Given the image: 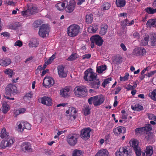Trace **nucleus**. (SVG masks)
<instances>
[{"mask_svg":"<svg viewBox=\"0 0 156 156\" xmlns=\"http://www.w3.org/2000/svg\"><path fill=\"white\" fill-rule=\"evenodd\" d=\"M26 110L24 108H20L16 111V112L19 114L23 113L25 112Z\"/></svg>","mask_w":156,"mask_h":156,"instance_id":"69168bd1","label":"nucleus"},{"mask_svg":"<svg viewBox=\"0 0 156 156\" xmlns=\"http://www.w3.org/2000/svg\"><path fill=\"white\" fill-rule=\"evenodd\" d=\"M129 75L128 73H126L125 76L123 77L120 76V80L121 81H125L127 80L129 78Z\"/></svg>","mask_w":156,"mask_h":156,"instance_id":"3c124183","label":"nucleus"},{"mask_svg":"<svg viewBox=\"0 0 156 156\" xmlns=\"http://www.w3.org/2000/svg\"><path fill=\"white\" fill-rule=\"evenodd\" d=\"M8 136V133L6 132V129L4 128H3L0 133V136L2 138H6Z\"/></svg>","mask_w":156,"mask_h":156,"instance_id":"4c0bfd02","label":"nucleus"},{"mask_svg":"<svg viewBox=\"0 0 156 156\" xmlns=\"http://www.w3.org/2000/svg\"><path fill=\"white\" fill-rule=\"evenodd\" d=\"M90 131L91 130L89 128L83 129L81 131V137L85 140L88 139L90 137Z\"/></svg>","mask_w":156,"mask_h":156,"instance_id":"ddd939ff","label":"nucleus"},{"mask_svg":"<svg viewBox=\"0 0 156 156\" xmlns=\"http://www.w3.org/2000/svg\"><path fill=\"white\" fill-rule=\"evenodd\" d=\"M77 112L76 109L75 108L71 107H70L69 109L66 111V113L67 114L66 116L70 117L69 119L74 120L76 118Z\"/></svg>","mask_w":156,"mask_h":156,"instance_id":"6e6552de","label":"nucleus"},{"mask_svg":"<svg viewBox=\"0 0 156 156\" xmlns=\"http://www.w3.org/2000/svg\"><path fill=\"white\" fill-rule=\"evenodd\" d=\"M130 146L133 147L134 149L139 147L138 142L137 140H131L129 142Z\"/></svg>","mask_w":156,"mask_h":156,"instance_id":"473e14b6","label":"nucleus"},{"mask_svg":"<svg viewBox=\"0 0 156 156\" xmlns=\"http://www.w3.org/2000/svg\"><path fill=\"white\" fill-rule=\"evenodd\" d=\"M8 147H10L12 146L14 142V140L12 139H7L6 140Z\"/></svg>","mask_w":156,"mask_h":156,"instance_id":"8fccbe9b","label":"nucleus"},{"mask_svg":"<svg viewBox=\"0 0 156 156\" xmlns=\"http://www.w3.org/2000/svg\"><path fill=\"white\" fill-rule=\"evenodd\" d=\"M49 29L48 25L47 24L42 25L40 27L38 34L39 36L42 37H44L48 35Z\"/></svg>","mask_w":156,"mask_h":156,"instance_id":"0eeeda50","label":"nucleus"},{"mask_svg":"<svg viewBox=\"0 0 156 156\" xmlns=\"http://www.w3.org/2000/svg\"><path fill=\"white\" fill-rule=\"evenodd\" d=\"M106 69V65H101L97 67V71L99 73H101Z\"/></svg>","mask_w":156,"mask_h":156,"instance_id":"58836bf2","label":"nucleus"},{"mask_svg":"<svg viewBox=\"0 0 156 156\" xmlns=\"http://www.w3.org/2000/svg\"><path fill=\"white\" fill-rule=\"evenodd\" d=\"M156 94V89L154 90L152 92L149 93V95L151 98L154 101H156L155 95Z\"/></svg>","mask_w":156,"mask_h":156,"instance_id":"37998d69","label":"nucleus"},{"mask_svg":"<svg viewBox=\"0 0 156 156\" xmlns=\"http://www.w3.org/2000/svg\"><path fill=\"white\" fill-rule=\"evenodd\" d=\"M91 56V55L90 54H87L83 55L82 56V58L83 59H88L90 58Z\"/></svg>","mask_w":156,"mask_h":156,"instance_id":"774afa93","label":"nucleus"},{"mask_svg":"<svg viewBox=\"0 0 156 156\" xmlns=\"http://www.w3.org/2000/svg\"><path fill=\"white\" fill-rule=\"evenodd\" d=\"M93 15L92 14H87L86 16V22L87 24H90L93 21Z\"/></svg>","mask_w":156,"mask_h":156,"instance_id":"7c9ffc66","label":"nucleus"},{"mask_svg":"<svg viewBox=\"0 0 156 156\" xmlns=\"http://www.w3.org/2000/svg\"><path fill=\"white\" fill-rule=\"evenodd\" d=\"M34 26L35 27H38L39 25L41 24V21L37 20L35 21L34 23Z\"/></svg>","mask_w":156,"mask_h":156,"instance_id":"338daca9","label":"nucleus"},{"mask_svg":"<svg viewBox=\"0 0 156 156\" xmlns=\"http://www.w3.org/2000/svg\"><path fill=\"white\" fill-rule=\"evenodd\" d=\"M132 149L129 146L122 147L117 149L115 152V156H131Z\"/></svg>","mask_w":156,"mask_h":156,"instance_id":"7ed1b4c3","label":"nucleus"},{"mask_svg":"<svg viewBox=\"0 0 156 156\" xmlns=\"http://www.w3.org/2000/svg\"><path fill=\"white\" fill-rule=\"evenodd\" d=\"M76 2L74 0H70L66 7V11L68 12H72L75 8Z\"/></svg>","mask_w":156,"mask_h":156,"instance_id":"2eb2a0df","label":"nucleus"},{"mask_svg":"<svg viewBox=\"0 0 156 156\" xmlns=\"http://www.w3.org/2000/svg\"><path fill=\"white\" fill-rule=\"evenodd\" d=\"M147 114L148 116V118L150 119H154V121H156V117L154 115L152 114H149L147 113Z\"/></svg>","mask_w":156,"mask_h":156,"instance_id":"052dcab7","label":"nucleus"},{"mask_svg":"<svg viewBox=\"0 0 156 156\" xmlns=\"http://www.w3.org/2000/svg\"><path fill=\"white\" fill-rule=\"evenodd\" d=\"M38 45V42L35 38L31 39L30 42L29 44V47H37Z\"/></svg>","mask_w":156,"mask_h":156,"instance_id":"393cba45","label":"nucleus"},{"mask_svg":"<svg viewBox=\"0 0 156 156\" xmlns=\"http://www.w3.org/2000/svg\"><path fill=\"white\" fill-rule=\"evenodd\" d=\"M78 136L75 134H69L67 138V141L71 146H74L77 143Z\"/></svg>","mask_w":156,"mask_h":156,"instance_id":"423d86ee","label":"nucleus"},{"mask_svg":"<svg viewBox=\"0 0 156 156\" xmlns=\"http://www.w3.org/2000/svg\"><path fill=\"white\" fill-rule=\"evenodd\" d=\"M80 27L78 25L73 24L70 25L67 29V33L71 37L77 36L80 32Z\"/></svg>","mask_w":156,"mask_h":156,"instance_id":"20e7f679","label":"nucleus"},{"mask_svg":"<svg viewBox=\"0 0 156 156\" xmlns=\"http://www.w3.org/2000/svg\"><path fill=\"white\" fill-rule=\"evenodd\" d=\"M0 147L2 149H5L6 147H8L6 140H3L1 142Z\"/></svg>","mask_w":156,"mask_h":156,"instance_id":"603ef678","label":"nucleus"},{"mask_svg":"<svg viewBox=\"0 0 156 156\" xmlns=\"http://www.w3.org/2000/svg\"><path fill=\"white\" fill-rule=\"evenodd\" d=\"M58 74L60 78H65L66 77L67 72L65 70L64 67L62 66H59L57 67Z\"/></svg>","mask_w":156,"mask_h":156,"instance_id":"dca6fc26","label":"nucleus"},{"mask_svg":"<svg viewBox=\"0 0 156 156\" xmlns=\"http://www.w3.org/2000/svg\"><path fill=\"white\" fill-rule=\"evenodd\" d=\"M118 132H119V134H120L121 133H124L126 132V128L123 126H118Z\"/></svg>","mask_w":156,"mask_h":156,"instance_id":"09e8293b","label":"nucleus"},{"mask_svg":"<svg viewBox=\"0 0 156 156\" xmlns=\"http://www.w3.org/2000/svg\"><path fill=\"white\" fill-rule=\"evenodd\" d=\"M5 3V4H7L8 5H9L11 6H14L17 3V2L15 1V0L6 1Z\"/></svg>","mask_w":156,"mask_h":156,"instance_id":"49530a36","label":"nucleus"},{"mask_svg":"<svg viewBox=\"0 0 156 156\" xmlns=\"http://www.w3.org/2000/svg\"><path fill=\"white\" fill-rule=\"evenodd\" d=\"M152 129L151 126V124H146L145 125L144 127L136 128L135 130V132L136 134L142 133H144L146 131L151 130Z\"/></svg>","mask_w":156,"mask_h":156,"instance_id":"f8f14e48","label":"nucleus"},{"mask_svg":"<svg viewBox=\"0 0 156 156\" xmlns=\"http://www.w3.org/2000/svg\"><path fill=\"white\" fill-rule=\"evenodd\" d=\"M156 19H151L149 20L146 24L147 27H154L156 26Z\"/></svg>","mask_w":156,"mask_h":156,"instance_id":"b1692460","label":"nucleus"},{"mask_svg":"<svg viewBox=\"0 0 156 156\" xmlns=\"http://www.w3.org/2000/svg\"><path fill=\"white\" fill-rule=\"evenodd\" d=\"M115 3L117 7H122L125 5L126 2L125 0H116Z\"/></svg>","mask_w":156,"mask_h":156,"instance_id":"c756f323","label":"nucleus"},{"mask_svg":"<svg viewBox=\"0 0 156 156\" xmlns=\"http://www.w3.org/2000/svg\"><path fill=\"white\" fill-rule=\"evenodd\" d=\"M140 55H144L146 54V50L144 48H140Z\"/></svg>","mask_w":156,"mask_h":156,"instance_id":"e2e57ef3","label":"nucleus"},{"mask_svg":"<svg viewBox=\"0 0 156 156\" xmlns=\"http://www.w3.org/2000/svg\"><path fill=\"white\" fill-rule=\"evenodd\" d=\"M98 28V26L97 25L94 24L91 26L90 27L88 30L89 32L90 33H94L96 32Z\"/></svg>","mask_w":156,"mask_h":156,"instance_id":"c85d7f7f","label":"nucleus"},{"mask_svg":"<svg viewBox=\"0 0 156 156\" xmlns=\"http://www.w3.org/2000/svg\"><path fill=\"white\" fill-rule=\"evenodd\" d=\"M140 48H137L134 49L133 52L134 55L138 56L140 55Z\"/></svg>","mask_w":156,"mask_h":156,"instance_id":"4d7b16f0","label":"nucleus"},{"mask_svg":"<svg viewBox=\"0 0 156 156\" xmlns=\"http://www.w3.org/2000/svg\"><path fill=\"white\" fill-rule=\"evenodd\" d=\"M145 11L149 14H153L156 12V9H153L151 7L146 8Z\"/></svg>","mask_w":156,"mask_h":156,"instance_id":"ea45409f","label":"nucleus"},{"mask_svg":"<svg viewBox=\"0 0 156 156\" xmlns=\"http://www.w3.org/2000/svg\"><path fill=\"white\" fill-rule=\"evenodd\" d=\"M151 131V130H149L148 131H146L145 132V133H146V135L145 137V139L147 140H151L153 134L150 132Z\"/></svg>","mask_w":156,"mask_h":156,"instance_id":"a19ab883","label":"nucleus"},{"mask_svg":"<svg viewBox=\"0 0 156 156\" xmlns=\"http://www.w3.org/2000/svg\"><path fill=\"white\" fill-rule=\"evenodd\" d=\"M4 73L8 75L10 77H12L13 74V71L10 69H6L4 71Z\"/></svg>","mask_w":156,"mask_h":156,"instance_id":"a18cd8bd","label":"nucleus"},{"mask_svg":"<svg viewBox=\"0 0 156 156\" xmlns=\"http://www.w3.org/2000/svg\"><path fill=\"white\" fill-rule=\"evenodd\" d=\"M72 156H83L82 151L79 150H74L72 153Z\"/></svg>","mask_w":156,"mask_h":156,"instance_id":"f704fd0d","label":"nucleus"},{"mask_svg":"<svg viewBox=\"0 0 156 156\" xmlns=\"http://www.w3.org/2000/svg\"><path fill=\"white\" fill-rule=\"evenodd\" d=\"M151 43L152 46H155L156 44V34L155 33L152 34L151 35Z\"/></svg>","mask_w":156,"mask_h":156,"instance_id":"72a5a7b5","label":"nucleus"},{"mask_svg":"<svg viewBox=\"0 0 156 156\" xmlns=\"http://www.w3.org/2000/svg\"><path fill=\"white\" fill-rule=\"evenodd\" d=\"M112 78H108L104 80V81L102 83V86L105 87V86L109 83V82L112 80Z\"/></svg>","mask_w":156,"mask_h":156,"instance_id":"864d4df0","label":"nucleus"},{"mask_svg":"<svg viewBox=\"0 0 156 156\" xmlns=\"http://www.w3.org/2000/svg\"><path fill=\"white\" fill-rule=\"evenodd\" d=\"M105 100V97L100 95L90 97L88 99V102L90 105L93 103L94 106H97L103 104Z\"/></svg>","mask_w":156,"mask_h":156,"instance_id":"f03ea898","label":"nucleus"},{"mask_svg":"<svg viewBox=\"0 0 156 156\" xmlns=\"http://www.w3.org/2000/svg\"><path fill=\"white\" fill-rule=\"evenodd\" d=\"M132 109L134 111H139L143 109V107L139 104H136L134 106L132 105Z\"/></svg>","mask_w":156,"mask_h":156,"instance_id":"e433bc0d","label":"nucleus"},{"mask_svg":"<svg viewBox=\"0 0 156 156\" xmlns=\"http://www.w3.org/2000/svg\"><path fill=\"white\" fill-rule=\"evenodd\" d=\"M87 90L84 86H78L75 88L74 93L76 96L79 97H84L87 95Z\"/></svg>","mask_w":156,"mask_h":156,"instance_id":"39448f33","label":"nucleus"},{"mask_svg":"<svg viewBox=\"0 0 156 156\" xmlns=\"http://www.w3.org/2000/svg\"><path fill=\"white\" fill-rule=\"evenodd\" d=\"M14 45L16 46L21 47L23 45V43L20 40H17L15 43Z\"/></svg>","mask_w":156,"mask_h":156,"instance_id":"0e129e2a","label":"nucleus"},{"mask_svg":"<svg viewBox=\"0 0 156 156\" xmlns=\"http://www.w3.org/2000/svg\"><path fill=\"white\" fill-rule=\"evenodd\" d=\"M55 56L54 55H53L48 59L45 62L48 64H51L55 58Z\"/></svg>","mask_w":156,"mask_h":156,"instance_id":"bf43d9fd","label":"nucleus"},{"mask_svg":"<svg viewBox=\"0 0 156 156\" xmlns=\"http://www.w3.org/2000/svg\"><path fill=\"white\" fill-rule=\"evenodd\" d=\"M67 2L66 0H65L63 2H61L57 3L55 5V7L58 10L61 11L64 9L65 7V5Z\"/></svg>","mask_w":156,"mask_h":156,"instance_id":"5701e85b","label":"nucleus"},{"mask_svg":"<svg viewBox=\"0 0 156 156\" xmlns=\"http://www.w3.org/2000/svg\"><path fill=\"white\" fill-rule=\"evenodd\" d=\"M35 9V7L32 6L28 7V9L22 12V14L24 16H29L34 14Z\"/></svg>","mask_w":156,"mask_h":156,"instance_id":"a211bd4d","label":"nucleus"},{"mask_svg":"<svg viewBox=\"0 0 156 156\" xmlns=\"http://www.w3.org/2000/svg\"><path fill=\"white\" fill-rule=\"evenodd\" d=\"M84 79L88 81H93L91 83L90 86L95 89H98L100 84V82L97 79V74L93 72L92 70L87 69L84 73Z\"/></svg>","mask_w":156,"mask_h":156,"instance_id":"f257e3e1","label":"nucleus"},{"mask_svg":"<svg viewBox=\"0 0 156 156\" xmlns=\"http://www.w3.org/2000/svg\"><path fill=\"white\" fill-rule=\"evenodd\" d=\"M136 155L137 156H140L141 154V151L140 148L139 147L134 149Z\"/></svg>","mask_w":156,"mask_h":156,"instance_id":"5fc2aeb1","label":"nucleus"},{"mask_svg":"<svg viewBox=\"0 0 156 156\" xmlns=\"http://www.w3.org/2000/svg\"><path fill=\"white\" fill-rule=\"evenodd\" d=\"M90 40L91 42L95 43L96 45L99 46L102 45L103 42L102 38L98 35L92 36Z\"/></svg>","mask_w":156,"mask_h":156,"instance_id":"9b49d317","label":"nucleus"},{"mask_svg":"<svg viewBox=\"0 0 156 156\" xmlns=\"http://www.w3.org/2000/svg\"><path fill=\"white\" fill-rule=\"evenodd\" d=\"M153 148L151 146H148L146 147L144 152H143L142 156H151L153 154Z\"/></svg>","mask_w":156,"mask_h":156,"instance_id":"aec40b11","label":"nucleus"},{"mask_svg":"<svg viewBox=\"0 0 156 156\" xmlns=\"http://www.w3.org/2000/svg\"><path fill=\"white\" fill-rule=\"evenodd\" d=\"M122 57L120 56L116 57L115 59H114V62L117 64H121L122 61Z\"/></svg>","mask_w":156,"mask_h":156,"instance_id":"c03bdc74","label":"nucleus"},{"mask_svg":"<svg viewBox=\"0 0 156 156\" xmlns=\"http://www.w3.org/2000/svg\"><path fill=\"white\" fill-rule=\"evenodd\" d=\"M111 7V5L110 3L107 2H104L102 5L101 8V9L103 10H108Z\"/></svg>","mask_w":156,"mask_h":156,"instance_id":"c9c22d12","label":"nucleus"},{"mask_svg":"<svg viewBox=\"0 0 156 156\" xmlns=\"http://www.w3.org/2000/svg\"><path fill=\"white\" fill-rule=\"evenodd\" d=\"M54 83V79L51 77L46 76L44 79L43 84L46 87L48 86L53 85Z\"/></svg>","mask_w":156,"mask_h":156,"instance_id":"4468645a","label":"nucleus"},{"mask_svg":"<svg viewBox=\"0 0 156 156\" xmlns=\"http://www.w3.org/2000/svg\"><path fill=\"white\" fill-rule=\"evenodd\" d=\"M21 150L24 152H31L33 151L31 144L28 142H24L20 145Z\"/></svg>","mask_w":156,"mask_h":156,"instance_id":"1a4fd4ad","label":"nucleus"},{"mask_svg":"<svg viewBox=\"0 0 156 156\" xmlns=\"http://www.w3.org/2000/svg\"><path fill=\"white\" fill-rule=\"evenodd\" d=\"M9 106L6 103H4L2 105V111L5 113H6L9 110Z\"/></svg>","mask_w":156,"mask_h":156,"instance_id":"79ce46f5","label":"nucleus"},{"mask_svg":"<svg viewBox=\"0 0 156 156\" xmlns=\"http://www.w3.org/2000/svg\"><path fill=\"white\" fill-rule=\"evenodd\" d=\"M31 125L27 122H24V131L25 129L30 130L31 128Z\"/></svg>","mask_w":156,"mask_h":156,"instance_id":"de8ad7c7","label":"nucleus"},{"mask_svg":"<svg viewBox=\"0 0 156 156\" xmlns=\"http://www.w3.org/2000/svg\"><path fill=\"white\" fill-rule=\"evenodd\" d=\"M149 37V36L148 34L145 35L144 38L141 41L140 44L142 46L147 45L148 42Z\"/></svg>","mask_w":156,"mask_h":156,"instance_id":"cd10ccee","label":"nucleus"},{"mask_svg":"<svg viewBox=\"0 0 156 156\" xmlns=\"http://www.w3.org/2000/svg\"><path fill=\"white\" fill-rule=\"evenodd\" d=\"M11 59L8 58L0 59V65L3 66H6L11 63Z\"/></svg>","mask_w":156,"mask_h":156,"instance_id":"6ab92c4d","label":"nucleus"},{"mask_svg":"<svg viewBox=\"0 0 156 156\" xmlns=\"http://www.w3.org/2000/svg\"><path fill=\"white\" fill-rule=\"evenodd\" d=\"M108 27V26L106 24H102L101 26V30L100 31V34L101 35H105L107 33Z\"/></svg>","mask_w":156,"mask_h":156,"instance_id":"a878e982","label":"nucleus"},{"mask_svg":"<svg viewBox=\"0 0 156 156\" xmlns=\"http://www.w3.org/2000/svg\"><path fill=\"white\" fill-rule=\"evenodd\" d=\"M16 86L12 83L8 84L5 88L6 93L7 94L11 95L14 94L16 92L17 89Z\"/></svg>","mask_w":156,"mask_h":156,"instance_id":"9d476101","label":"nucleus"},{"mask_svg":"<svg viewBox=\"0 0 156 156\" xmlns=\"http://www.w3.org/2000/svg\"><path fill=\"white\" fill-rule=\"evenodd\" d=\"M109 152L106 149H101L97 153V156H108Z\"/></svg>","mask_w":156,"mask_h":156,"instance_id":"bb28decb","label":"nucleus"},{"mask_svg":"<svg viewBox=\"0 0 156 156\" xmlns=\"http://www.w3.org/2000/svg\"><path fill=\"white\" fill-rule=\"evenodd\" d=\"M134 23V20H132L131 22L129 21L127 19L125 21V24L127 26H130L132 25Z\"/></svg>","mask_w":156,"mask_h":156,"instance_id":"680f3d73","label":"nucleus"},{"mask_svg":"<svg viewBox=\"0 0 156 156\" xmlns=\"http://www.w3.org/2000/svg\"><path fill=\"white\" fill-rule=\"evenodd\" d=\"M90 108L88 105L84 106L83 109V112L85 115L90 113Z\"/></svg>","mask_w":156,"mask_h":156,"instance_id":"2f4dec72","label":"nucleus"},{"mask_svg":"<svg viewBox=\"0 0 156 156\" xmlns=\"http://www.w3.org/2000/svg\"><path fill=\"white\" fill-rule=\"evenodd\" d=\"M70 89L68 87H66L60 90V95L64 97H66L69 96L70 93Z\"/></svg>","mask_w":156,"mask_h":156,"instance_id":"412c9836","label":"nucleus"},{"mask_svg":"<svg viewBox=\"0 0 156 156\" xmlns=\"http://www.w3.org/2000/svg\"><path fill=\"white\" fill-rule=\"evenodd\" d=\"M33 94L31 92L27 94L24 97L23 99L24 100L27 99H29L32 98Z\"/></svg>","mask_w":156,"mask_h":156,"instance_id":"13d9d810","label":"nucleus"},{"mask_svg":"<svg viewBox=\"0 0 156 156\" xmlns=\"http://www.w3.org/2000/svg\"><path fill=\"white\" fill-rule=\"evenodd\" d=\"M16 129L18 132L23 133L24 132V121L18 122L16 123Z\"/></svg>","mask_w":156,"mask_h":156,"instance_id":"4be33fe9","label":"nucleus"},{"mask_svg":"<svg viewBox=\"0 0 156 156\" xmlns=\"http://www.w3.org/2000/svg\"><path fill=\"white\" fill-rule=\"evenodd\" d=\"M77 55L76 54H72L67 59L69 61H72L77 58Z\"/></svg>","mask_w":156,"mask_h":156,"instance_id":"6e6d98bb","label":"nucleus"},{"mask_svg":"<svg viewBox=\"0 0 156 156\" xmlns=\"http://www.w3.org/2000/svg\"><path fill=\"white\" fill-rule=\"evenodd\" d=\"M41 103L47 106H51L52 104V100L51 98L44 96L40 98Z\"/></svg>","mask_w":156,"mask_h":156,"instance_id":"f3484780","label":"nucleus"}]
</instances>
